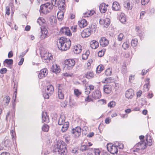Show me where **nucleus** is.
<instances>
[{
  "instance_id": "774afa93",
  "label": "nucleus",
  "mask_w": 155,
  "mask_h": 155,
  "mask_svg": "<svg viewBox=\"0 0 155 155\" xmlns=\"http://www.w3.org/2000/svg\"><path fill=\"white\" fill-rule=\"evenodd\" d=\"M136 94L137 95V97H140L142 94V91H138L137 93Z\"/></svg>"
},
{
  "instance_id": "052dcab7",
  "label": "nucleus",
  "mask_w": 155,
  "mask_h": 155,
  "mask_svg": "<svg viewBox=\"0 0 155 155\" xmlns=\"http://www.w3.org/2000/svg\"><path fill=\"white\" fill-rule=\"evenodd\" d=\"M104 54V52L102 51H99L98 53V56L102 57Z\"/></svg>"
},
{
  "instance_id": "13d9d810",
  "label": "nucleus",
  "mask_w": 155,
  "mask_h": 155,
  "mask_svg": "<svg viewBox=\"0 0 155 155\" xmlns=\"http://www.w3.org/2000/svg\"><path fill=\"white\" fill-rule=\"evenodd\" d=\"M95 12L94 11H90L89 12H88L87 13H86L88 15H87V16H92V15Z\"/></svg>"
},
{
  "instance_id": "7c9ffc66",
  "label": "nucleus",
  "mask_w": 155,
  "mask_h": 155,
  "mask_svg": "<svg viewBox=\"0 0 155 155\" xmlns=\"http://www.w3.org/2000/svg\"><path fill=\"white\" fill-rule=\"evenodd\" d=\"M104 69V67L101 64L99 65L96 68L97 73H100Z\"/></svg>"
},
{
  "instance_id": "f8f14e48",
  "label": "nucleus",
  "mask_w": 155,
  "mask_h": 155,
  "mask_svg": "<svg viewBox=\"0 0 155 155\" xmlns=\"http://www.w3.org/2000/svg\"><path fill=\"white\" fill-rule=\"evenodd\" d=\"M117 146H107V148L108 151L111 154H114L118 152Z\"/></svg>"
},
{
  "instance_id": "a211bd4d",
  "label": "nucleus",
  "mask_w": 155,
  "mask_h": 155,
  "mask_svg": "<svg viewBox=\"0 0 155 155\" xmlns=\"http://www.w3.org/2000/svg\"><path fill=\"white\" fill-rule=\"evenodd\" d=\"M51 70L53 72L57 74L60 72L59 67L57 64H53L51 67Z\"/></svg>"
},
{
  "instance_id": "49530a36",
  "label": "nucleus",
  "mask_w": 155,
  "mask_h": 155,
  "mask_svg": "<svg viewBox=\"0 0 155 155\" xmlns=\"http://www.w3.org/2000/svg\"><path fill=\"white\" fill-rule=\"evenodd\" d=\"M94 151L95 155H100L101 151L99 149H94Z\"/></svg>"
},
{
  "instance_id": "e433bc0d",
  "label": "nucleus",
  "mask_w": 155,
  "mask_h": 155,
  "mask_svg": "<svg viewBox=\"0 0 155 155\" xmlns=\"http://www.w3.org/2000/svg\"><path fill=\"white\" fill-rule=\"evenodd\" d=\"M37 22L39 25H41L44 23L45 20L43 18H40L38 19L37 21Z\"/></svg>"
},
{
  "instance_id": "0e129e2a",
  "label": "nucleus",
  "mask_w": 155,
  "mask_h": 155,
  "mask_svg": "<svg viewBox=\"0 0 155 155\" xmlns=\"http://www.w3.org/2000/svg\"><path fill=\"white\" fill-rule=\"evenodd\" d=\"M24 61V58H21L20 61L18 63V65H21L23 62Z\"/></svg>"
},
{
  "instance_id": "c03bdc74",
  "label": "nucleus",
  "mask_w": 155,
  "mask_h": 155,
  "mask_svg": "<svg viewBox=\"0 0 155 155\" xmlns=\"http://www.w3.org/2000/svg\"><path fill=\"white\" fill-rule=\"evenodd\" d=\"M122 47L124 49H126L128 48L129 44L127 42H124L123 43Z\"/></svg>"
},
{
  "instance_id": "2eb2a0df",
  "label": "nucleus",
  "mask_w": 155,
  "mask_h": 155,
  "mask_svg": "<svg viewBox=\"0 0 155 155\" xmlns=\"http://www.w3.org/2000/svg\"><path fill=\"white\" fill-rule=\"evenodd\" d=\"M101 96V92L98 90L95 91L91 95L92 98L95 99L100 98Z\"/></svg>"
},
{
  "instance_id": "473e14b6",
  "label": "nucleus",
  "mask_w": 155,
  "mask_h": 155,
  "mask_svg": "<svg viewBox=\"0 0 155 155\" xmlns=\"http://www.w3.org/2000/svg\"><path fill=\"white\" fill-rule=\"evenodd\" d=\"M90 54L89 51L88 50L85 53L82 54V58L83 60H86L88 58V56Z\"/></svg>"
},
{
  "instance_id": "b1692460",
  "label": "nucleus",
  "mask_w": 155,
  "mask_h": 155,
  "mask_svg": "<svg viewBox=\"0 0 155 155\" xmlns=\"http://www.w3.org/2000/svg\"><path fill=\"white\" fill-rule=\"evenodd\" d=\"M112 8L113 10L115 11H118L120 8V5L117 2H113Z\"/></svg>"
},
{
  "instance_id": "6e6d98bb",
  "label": "nucleus",
  "mask_w": 155,
  "mask_h": 155,
  "mask_svg": "<svg viewBox=\"0 0 155 155\" xmlns=\"http://www.w3.org/2000/svg\"><path fill=\"white\" fill-rule=\"evenodd\" d=\"M10 7L9 6H6V14L9 15L10 13Z\"/></svg>"
},
{
  "instance_id": "de8ad7c7",
  "label": "nucleus",
  "mask_w": 155,
  "mask_h": 155,
  "mask_svg": "<svg viewBox=\"0 0 155 155\" xmlns=\"http://www.w3.org/2000/svg\"><path fill=\"white\" fill-rule=\"evenodd\" d=\"M149 85V83L147 82L146 84H145L143 86V89L145 91H148V86Z\"/></svg>"
},
{
  "instance_id": "338daca9",
  "label": "nucleus",
  "mask_w": 155,
  "mask_h": 155,
  "mask_svg": "<svg viewBox=\"0 0 155 155\" xmlns=\"http://www.w3.org/2000/svg\"><path fill=\"white\" fill-rule=\"evenodd\" d=\"M85 100L86 101L88 102H90L92 101V100L91 98H89V96H88L87 97L85 98Z\"/></svg>"
},
{
  "instance_id": "ea45409f",
  "label": "nucleus",
  "mask_w": 155,
  "mask_h": 155,
  "mask_svg": "<svg viewBox=\"0 0 155 155\" xmlns=\"http://www.w3.org/2000/svg\"><path fill=\"white\" fill-rule=\"evenodd\" d=\"M10 99V98L8 96H6L4 98V100L5 101V103L8 105Z\"/></svg>"
},
{
  "instance_id": "cd10ccee",
  "label": "nucleus",
  "mask_w": 155,
  "mask_h": 155,
  "mask_svg": "<svg viewBox=\"0 0 155 155\" xmlns=\"http://www.w3.org/2000/svg\"><path fill=\"white\" fill-rule=\"evenodd\" d=\"M64 13L63 11H59L57 14V17L58 19L60 21H62L64 17Z\"/></svg>"
},
{
  "instance_id": "f03ea898",
  "label": "nucleus",
  "mask_w": 155,
  "mask_h": 155,
  "mask_svg": "<svg viewBox=\"0 0 155 155\" xmlns=\"http://www.w3.org/2000/svg\"><path fill=\"white\" fill-rule=\"evenodd\" d=\"M52 9L51 5L47 3L41 5L40 7V12L44 14L48 13Z\"/></svg>"
},
{
  "instance_id": "603ef678",
  "label": "nucleus",
  "mask_w": 155,
  "mask_h": 155,
  "mask_svg": "<svg viewBox=\"0 0 155 155\" xmlns=\"http://www.w3.org/2000/svg\"><path fill=\"white\" fill-rule=\"evenodd\" d=\"M51 95H50L49 93H47L46 92L45 93H44L43 94V96L44 98L45 99H48L49 98V96Z\"/></svg>"
},
{
  "instance_id": "393cba45",
  "label": "nucleus",
  "mask_w": 155,
  "mask_h": 155,
  "mask_svg": "<svg viewBox=\"0 0 155 155\" xmlns=\"http://www.w3.org/2000/svg\"><path fill=\"white\" fill-rule=\"evenodd\" d=\"M78 25L81 28H84L87 25V21L84 19H82L78 22Z\"/></svg>"
},
{
  "instance_id": "72a5a7b5",
  "label": "nucleus",
  "mask_w": 155,
  "mask_h": 155,
  "mask_svg": "<svg viewBox=\"0 0 155 155\" xmlns=\"http://www.w3.org/2000/svg\"><path fill=\"white\" fill-rule=\"evenodd\" d=\"M104 23V26L105 27L107 28L110 23V20L109 18H106Z\"/></svg>"
},
{
  "instance_id": "6ab92c4d",
  "label": "nucleus",
  "mask_w": 155,
  "mask_h": 155,
  "mask_svg": "<svg viewBox=\"0 0 155 155\" xmlns=\"http://www.w3.org/2000/svg\"><path fill=\"white\" fill-rule=\"evenodd\" d=\"M107 8L104 3H101L99 6V10L101 13H104L107 10Z\"/></svg>"
},
{
  "instance_id": "4468645a",
  "label": "nucleus",
  "mask_w": 155,
  "mask_h": 155,
  "mask_svg": "<svg viewBox=\"0 0 155 155\" xmlns=\"http://www.w3.org/2000/svg\"><path fill=\"white\" fill-rule=\"evenodd\" d=\"M91 32L89 28L84 29L81 33V35L83 38H86L89 36Z\"/></svg>"
},
{
  "instance_id": "7ed1b4c3",
  "label": "nucleus",
  "mask_w": 155,
  "mask_h": 155,
  "mask_svg": "<svg viewBox=\"0 0 155 155\" xmlns=\"http://www.w3.org/2000/svg\"><path fill=\"white\" fill-rule=\"evenodd\" d=\"M146 141L147 142V143L142 140L143 139L144 136L143 135L140 136L139 138L141 141L137 143V145H152V140L150 139V137L148 135H146Z\"/></svg>"
},
{
  "instance_id": "0eeeda50",
  "label": "nucleus",
  "mask_w": 155,
  "mask_h": 155,
  "mask_svg": "<svg viewBox=\"0 0 155 155\" xmlns=\"http://www.w3.org/2000/svg\"><path fill=\"white\" fill-rule=\"evenodd\" d=\"M58 98L61 99L64 98V86L60 84H58Z\"/></svg>"
},
{
  "instance_id": "9d476101",
  "label": "nucleus",
  "mask_w": 155,
  "mask_h": 155,
  "mask_svg": "<svg viewBox=\"0 0 155 155\" xmlns=\"http://www.w3.org/2000/svg\"><path fill=\"white\" fill-rule=\"evenodd\" d=\"M48 74V71L46 68H44L41 70L38 75V78L40 79H42L46 77Z\"/></svg>"
},
{
  "instance_id": "1a4fd4ad",
  "label": "nucleus",
  "mask_w": 155,
  "mask_h": 155,
  "mask_svg": "<svg viewBox=\"0 0 155 155\" xmlns=\"http://www.w3.org/2000/svg\"><path fill=\"white\" fill-rule=\"evenodd\" d=\"M60 33L63 35L70 36L71 35V33L69 29L67 27L62 28L60 31Z\"/></svg>"
},
{
  "instance_id": "dca6fc26",
  "label": "nucleus",
  "mask_w": 155,
  "mask_h": 155,
  "mask_svg": "<svg viewBox=\"0 0 155 155\" xmlns=\"http://www.w3.org/2000/svg\"><path fill=\"white\" fill-rule=\"evenodd\" d=\"M99 42L101 45L103 47H105L108 44L109 41L105 37H103L100 39Z\"/></svg>"
},
{
  "instance_id": "c756f323",
  "label": "nucleus",
  "mask_w": 155,
  "mask_h": 155,
  "mask_svg": "<svg viewBox=\"0 0 155 155\" xmlns=\"http://www.w3.org/2000/svg\"><path fill=\"white\" fill-rule=\"evenodd\" d=\"M119 20L122 23H124L126 21V18L125 15L123 13H121L119 17Z\"/></svg>"
},
{
  "instance_id": "79ce46f5",
  "label": "nucleus",
  "mask_w": 155,
  "mask_h": 155,
  "mask_svg": "<svg viewBox=\"0 0 155 155\" xmlns=\"http://www.w3.org/2000/svg\"><path fill=\"white\" fill-rule=\"evenodd\" d=\"M137 43V41L136 39H133L131 42V45L133 47L136 46Z\"/></svg>"
},
{
  "instance_id": "5701e85b",
  "label": "nucleus",
  "mask_w": 155,
  "mask_h": 155,
  "mask_svg": "<svg viewBox=\"0 0 155 155\" xmlns=\"http://www.w3.org/2000/svg\"><path fill=\"white\" fill-rule=\"evenodd\" d=\"M42 119L43 121L46 123L49 122V118L46 112H43L42 115Z\"/></svg>"
},
{
  "instance_id": "20e7f679",
  "label": "nucleus",
  "mask_w": 155,
  "mask_h": 155,
  "mask_svg": "<svg viewBox=\"0 0 155 155\" xmlns=\"http://www.w3.org/2000/svg\"><path fill=\"white\" fill-rule=\"evenodd\" d=\"M53 150L54 152H57L60 155H66L67 151L65 146H54Z\"/></svg>"
},
{
  "instance_id": "c9c22d12",
  "label": "nucleus",
  "mask_w": 155,
  "mask_h": 155,
  "mask_svg": "<svg viewBox=\"0 0 155 155\" xmlns=\"http://www.w3.org/2000/svg\"><path fill=\"white\" fill-rule=\"evenodd\" d=\"M124 6L125 8H127L128 10L131 9L132 7L130 6V3L129 2H126L125 3Z\"/></svg>"
},
{
  "instance_id": "a878e982",
  "label": "nucleus",
  "mask_w": 155,
  "mask_h": 155,
  "mask_svg": "<svg viewBox=\"0 0 155 155\" xmlns=\"http://www.w3.org/2000/svg\"><path fill=\"white\" fill-rule=\"evenodd\" d=\"M99 46L98 42L95 40L92 41L91 42V47L92 48L96 49Z\"/></svg>"
},
{
  "instance_id": "864d4df0",
  "label": "nucleus",
  "mask_w": 155,
  "mask_h": 155,
  "mask_svg": "<svg viewBox=\"0 0 155 155\" xmlns=\"http://www.w3.org/2000/svg\"><path fill=\"white\" fill-rule=\"evenodd\" d=\"M7 71V69L6 68H4L1 69L0 70V73L1 74H5Z\"/></svg>"
},
{
  "instance_id": "3c124183",
  "label": "nucleus",
  "mask_w": 155,
  "mask_h": 155,
  "mask_svg": "<svg viewBox=\"0 0 155 155\" xmlns=\"http://www.w3.org/2000/svg\"><path fill=\"white\" fill-rule=\"evenodd\" d=\"M112 73L111 71L110 70V69H107L105 72V74L107 76L110 75Z\"/></svg>"
},
{
  "instance_id": "e2e57ef3",
  "label": "nucleus",
  "mask_w": 155,
  "mask_h": 155,
  "mask_svg": "<svg viewBox=\"0 0 155 155\" xmlns=\"http://www.w3.org/2000/svg\"><path fill=\"white\" fill-rule=\"evenodd\" d=\"M11 134L13 140L14 138L15 137V133L13 130H11Z\"/></svg>"
},
{
  "instance_id": "6e6552de",
  "label": "nucleus",
  "mask_w": 155,
  "mask_h": 155,
  "mask_svg": "<svg viewBox=\"0 0 155 155\" xmlns=\"http://www.w3.org/2000/svg\"><path fill=\"white\" fill-rule=\"evenodd\" d=\"M81 129L79 127H77L74 129H73L71 133L72 135L75 137H78L81 134Z\"/></svg>"
},
{
  "instance_id": "39448f33",
  "label": "nucleus",
  "mask_w": 155,
  "mask_h": 155,
  "mask_svg": "<svg viewBox=\"0 0 155 155\" xmlns=\"http://www.w3.org/2000/svg\"><path fill=\"white\" fill-rule=\"evenodd\" d=\"M41 56L44 62L48 63L52 58V55L48 52H41Z\"/></svg>"
},
{
  "instance_id": "f704fd0d",
  "label": "nucleus",
  "mask_w": 155,
  "mask_h": 155,
  "mask_svg": "<svg viewBox=\"0 0 155 155\" xmlns=\"http://www.w3.org/2000/svg\"><path fill=\"white\" fill-rule=\"evenodd\" d=\"M49 127L47 124H44L42 127V130L44 132H48L49 130Z\"/></svg>"
},
{
  "instance_id": "680f3d73",
  "label": "nucleus",
  "mask_w": 155,
  "mask_h": 155,
  "mask_svg": "<svg viewBox=\"0 0 155 155\" xmlns=\"http://www.w3.org/2000/svg\"><path fill=\"white\" fill-rule=\"evenodd\" d=\"M134 75H131L130 76L129 78V81L130 82H131L134 79Z\"/></svg>"
},
{
  "instance_id": "58836bf2",
  "label": "nucleus",
  "mask_w": 155,
  "mask_h": 155,
  "mask_svg": "<svg viewBox=\"0 0 155 155\" xmlns=\"http://www.w3.org/2000/svg\"><path fill=\"white\" fill-rule=\"evenodd\" d=\"M4 62L7 64L10 65L13 64V60L12 59H6L4 61Z\"/></svg>"
},
{
  "instance_id": "a18cd8bd",
  "label": "nucleus",
  "mask_w": 155,
  "mask_h": 155,
  "mask_svg": "<svg viewBox=\"0 0 155 155\" xmlns=\"http://www.w3.org/2000/svg\"><path fill=\"white\" fill-rule=\"evenodd\" d=\"M115 105V102L114 101H110V102L108 104V106L109 107H114Z\"/></svg>"
},
{
  "instance_id": "bf43d9fd",
  "label": "nucleus",
  "mask_w": 155,
  "mask_h": 155,
  "mask_svg": "<svg viewBox=\"0 0 155 155\" xmlns=\"http://www.w3.org/2000/svg\"><path fill=\"white\" fill-rule=\"evenodd\" d=\"M87 146H81L80 150L82 151H84L87 149Z\"/></svg>"
},
{
  "instance_id": "bb28decb",
  "label": "nucleus",
  "mask_w": 155,
  "mask_h": 155,
  "mask_svg": "<svg viewBox=\"0 0 155 155\" xmlns=\"http://www.w3.org/2000/svg\"><path fill=\"white\" fill-rule=\"evenodd\" d=\"M69 126V123L68 122H66L63 124L61 128V131L63 132H64L68 130Z\"/></svg>"
},
{
  "instance_id": "aec40b11",
  "label": "nucleus",
  "mask_w": 155,
  "mask_h": 155,
  "mask_svg": "<svg viewBox=\"0 0 155 155\" xmlns=\"http://www.w3.org/2000/svg\"><path fill=\"white\" fill-rule=\"evenodd\" d=\"M45 92L51 95L54 92V88L53 86L51 85L47 86L45 90Z\"/></svg>"
},
{
  "instance_id": "9b49d317",
  "label": "nucleus",
  "mask_w": 155,
  "mask_h": 155,
  "mask_svg": "<svg viewBox=\"0 0 155 155\" xmlns=\"http://www.w3.org/2000/svg\"><path fill=\"white\" fill-rule=\"evenodd\" d=\"M41 38L42 39H45L48 36V32L47 29L43 27H41Z\"/></svg>"
},
{
  "instance_id": "5fc2aeb1",
  "label": "nucleus",
  "mask_w": 155,
  "mask_h": 155,
  "mask_svg": "<svg viewBox=\"0 0 155 155\" xmlns=\"http://www.w3.org/2000/svg\"><path fill=\"white\" fill-rule=\"evenodd\" d=\"M149 1V0H141V3L142 5H145L147 4Z\"/></svg>"
},
{
  "instance_id": "c85d7f7f",
  "label": "nucleus",
  "mask_w": 155,
  "mask_h": 155,
  "mask_svg": "<svg viewBox=\"0 0 155 155\" xmlns=\"http://www.w3.org/2000/svg\"><path fill=\"white\" fill-rule=\"evenodd\" d=\"M147 146H137V147L133 150L134 152H140L141 150H143L146 148Z\"/></svg>"
},
{
  "instance_id": "412c9836",
  "label": "nucleus",
  "mask_w": 155,
  "mask_h": 155,
  "mask_svg": "<svg viewBox=\"0 0 155 155\" xmlns=\"http://www.w3.org/2000/svg\"><path fill=\"white\" fill-rule=\"evenodd\" d=\"M82 50L81 46L80 45H78L74 47L73 51L75 53L78 54L80 53Z\"/></svg>"
},
{
  "instance_id": "8fccbe9b",
  "label": "nucleus",
  "mask_w": 155,
  "mask_h": 155,
  "mask_svg": "<svg viewBox=\"0 0 155 155\" xmlns=\"http://www.w3.org/2000/svg\"><path fill=\"white\" fill-rule=\"evenodd\" d=\"M124 35L122 33H120L118 36V40L119 41H121Z\"/></svg>"
},
{
  "instance_id": "ddd939ff",
  "label": "nucleus",
  "mask_w": 155,
  "mask_h": 155,
  "mask_svg": "<svg viewBox=\"0 0 155 155\" xmlns=\"http://www.w3.org/2000/svg\"><path fill=\"white\" fill-rule=\"evenodd\" d=\"M133 90L132 89H129L125 92V96L128 99H132L134 95Z\"/></svg>"
},
{
  "instance_id": "2f4dec72",
  "label": "nucleus",
  "mask_w": 155,
  "mask_h": 155,
  "mask_svg": "<svg viewBox=\"0 0 155 155\" xmlns=\"http://www.w3.org/2000/svg\"><path fill=\"white\" fill-rule=\"evenodd\" d=\"M85 77L87 78L90 79L94 77V74L92 72H88L85 74Z\"/></svg>"
},
{
  "instance_id": "f257e3e1",
  "label": "nucleus",
  "mask_w": 155,
  "mask_h": 155,
  "mask_svg": "<svg viewBox=\"0 0 155 155\" xmlns=\"http://www.w3.org/2000/svg\"><path fill=\"white\" fill-rule=\"evenodd\" d=\"M57 44L59 49L61 51H66L70 48L71 43L70 39L62 37L58 40Z\"/></svg>"
},
{
  "instance_id": "09e8293b",
  "label": "nucleus",
  "mask_w": 155,
  "mask_h": 155,
  "mask_svg": "<svg viewBox=\"0 0 155 155\" xmlns=\"http://www.w3.org/2000/svg\"><path fill=\"white\" fill-rule=\"evenodd\" d=\"M77 26L74 25L71 27V31L74 32L76 31L77 30Z\"/></svg>"
},
{
  "instance_id": "f3484780",
  "label": "nucleus",
  "mask_w": 155,
  "mask_h": 155,
  "mask_svg": "<svg viewBox=\"0 0 155 155\" xmlns=\"http://www.w3.org/2000/svg\"><path fill=\"white\" fill-rule=\"evenodd\" d=\"M103 89L104 92L106 94H109L112 90V87L110 85L105 84L104 85Z\"/></svg>"
},
{
  "instance_id": "a19ab883",
  "label": "nucleus",
  "mask_w": 155,
  "mask_h": 155,
  "mask_svg": "<svg viewBox=\"0 0 155 155\" xmlns=\"http://www.w3.org/2000/svg\"><path fill=\"white\" fill-rule=\"evenodd\" d=\"M74 94L77 97L79 96L81 94V92L78 89H75L74 90Z\"/></svg>"
},
{
  "instance_id": "4d7b16f0",
  "label": "nucleus",
  "mask_w": 155,
  "mask_h": 155,
  "mask_svg": "<svg viewBox=\"0 0 155 155\" xmlns=\"http://www.w3.org/2000/svg\"><path fill=\"white\" fill-rule=\"evenodd\" d=\"M68 102L66 101H63L61 102V106L63 107H65L67 104Z\"/></svg>"
},
{
  "instance_id": "69168bd1",
  "label": "nucleus",
  "mask_w": 155,
  "mask_h": 155,
  "mask_svg": "<svg viewBox=\"0 0 155 155\" xmlns=\"http://www.w3.org/2000/svg\"><path fill=\"white\" fill-rule=\"evenodd\" d=\"M110 117L106 118L105 120V123L107 124H108L110 122Z\"/></svg>"
},
{
  "instance_id": "37998d69",
  "label": "nucleus",
  "mask_w": 155,
  "mask_h": 155,
  "mask_svg": "<svg viewBox=\"0 0 155 155\" xmlns=\"http://www.w3.org/2000/svg\"><path fill=\"white\" fill-rule=\"evenodd\" d=\"M75 104V102L73 100L69 98V105L71 107H72Z\"/></svg>"
},
{
  "instance_id": "4c0bfd02",
  "label": "nucleus",
  "mask_w": 155,
  "mask_h": 155,
  "mask_svg": "<svg viewBox=\"0 0 155 155\" xmlns=\"http://www.w3.org/2000/svg\"><path fill=\"white\" fill-rule=\"evenodd\" d=\"M97 26L94 25H91L88 28H89L91 30V32H95L96 31Z\"/></svg>"
},
{
  "instance_id": "423d86ee",
  "label": "nucleus",
  "mask_w": 155,
  "mask_h": 155,
  "mask_svg": "<svg viewBox=\"0 0 155 155\" xmlns=\"http://www.w3.org/2000/svg\"><path fill=\"white\" fill-rule=\"evenodd\" d=\"M75 61L73 59H68L64 61L65 67L68 70L72 69L75 64Z\"/></svg>"
},
{
  "instance_id": "4be33fe9",
  "label": "nucleus",
  "mask_w": 155,
  "mask_h": 155,
  "mask_svg": "<svg viewBox=\"0 0 155 155\" xmlns=\"http://www.w3.org/2000/svg\"><path fill=\"white\" fill-rule=\"evenodd\" d=\"M65 117L64 115H61L58 121V124L61 125L65 123Z\"/></svg>"
}]
</instances>
